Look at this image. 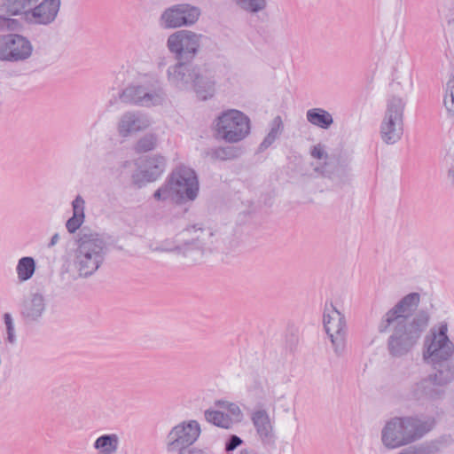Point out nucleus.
Listing matches in <instances>:
<instances>
[{
    "instance_id": "obj_1",
    "label": "nucleus",
    "mask_w": 454,
    "mask_h": 454,
    "mask_svg": "<svg viewBox=\"0 0 454 454\" xmlns=\"http://www.w3.org/2000/svg\"><path fill=\"white\" fill-rule=\"evenodd\" d=\"M419 301V294L411 293L388 309L380 320L378 332H390L386 342L390 357L402 358L410 354L427 330L430 320L429 313L420 309L411 314Z\"/></svg>"
},
{
    "instance_id": "obj_2",
    "label": "nucleus",
    "mask_w": 454,
    "mask_h": 454,
    "mask_svg": "<svg viewBox=\"0 0 454 454\" xmlns=\"http://www.w3.org/2000/svg\"><path fill=\"white\" fill-rule=\"evenodd\" d=\"M435 426L433 417H394L381 430V442L389 450L397 449L421 439Z\"/></svg>"
},
{
    "instance_id": "obj_3",
    "label": "nucleus",
    "mask_w": 454,
    "mask_h": 454,
    "mask_svg": "<svg viewBox=\"0 0 454 454\" xmlns=\"http://www.w3.org/2000/svg\"><path fill=\"white\" fill-rule=\"evenodd\" d=\"M108 252L106 240L98 233L82 231L74 250L72 263L65 268L69 272L73 267L77 273L74 278L91 277L102 266Z\"/></svg>"
},
{
    "instance_id": "obj_4",
    "label": "nucleus",
    "mask_w": 454,
    "mask_h": 454,
    "mask_svg": "<svg viewBox=\"0 0 454 454\" xmlns=\"http://www.w3.org/2000/svg\"><path fill=\"white\" fill-rule=\"evenodd\" d=\"M167 79L173 88L187 91L193 89L197 96L207 100L215 94V81L207 70L191 62L176 61L168 67Z\"/></svg>"
},
{
    "instance_id": "obj_5",
    "label": "nucleus",
    "mask_w": 454,
    "mask_h": 454,
    "mask_svg": "<svg viewBox=\"0 0 454 454\" xmlns=\"http://www.w3.org/2000/svg\"><path fill=\"white\" fill-rule=\"evenodd\" d=\"M199 180L196 172L188 167L178 166L168 176L165 183L155 191L157 200H171L176 204L193 201L199 194Z\"/></svg>"
},
{
    "instance_id": "obj_6",
    "label": "nucleus",
    "mask_w": 454,
    "mask_h": 454,
    "mask_svg": "<svg viewBox=\"0 0 454 454\" xmlns=\"http://www.w3.org/2000/svg\"><path fill=\"white\" fill-rule=\"evenodd\" d=\"M447 332V325H442L438 333H434V337L427 348V352L424 354L425 358L427 355L431 359L435 370V373L431 376L441 387L454 380V362L450 360L454 352V345L450 340Z\"/></svg>"
},
{
    "instance_id": "obj_7",
    "label": "nucleus",
    "mask_w": 454,
    "mask_h": 454,
    "mask_svg": "<svg viewBox=\"0 0 454 454\" xmlns=\"http://www.w3.org/2000/svg\"><path fill=\"white\" fill-rule=\"evenodd\" d=\"M213 129L216 138L230 144L239 143L250 133V119L239 110L229 109L215 119Z\"/></svg>"
},
{
    "instance_id": "obj_8",
    "label": "nucleus",
    "mask_w": 454,
    "mask_h": 454,
    "mask_svg": "<svg viewBox=\"0 0 454 454\" xmlns=\"http://www.w3.org/2000/svg\"><path fill=\"white\" fill-rule=\"evenodd\" d=\"M404 107L405 102L396 96H392L387 102L380 131L382 141L387 145H394L402 137Z\"/></svg>"
},
{
    "instance_id": "obj_9",
    "label": "nucleus",
    "mask_w": 454,
    "mask_h": 454,
    "mask_svg": "<svg viewBox=\"0 0 454 454\" xmlns=\"http://www.w3.org/2000/svg\"><path fill=\"white\" fill-rule=\"evenodd\" d=\"M200 434V427L196 420L183 421L171 428L165 437L168 453L189 452Z\"/></svg>"
},
{
    "instance_id": "obj_10",
    "label": "nucleus",
    "mask_w": 454,
    "mask_h": 454,
    "mask_svg": "<svg viewBox=\"0 0 454 454\" xmlns=\"http://www.w3.org/2000/svg\"><path fill=\"white\" fill-rule=\"evenodd\" d=\"M201 15L200 7L190 4H176L166 8L158 20L162 29H176L194 25Z\"/></svg>"
},
{
    "instance_id": "obj_11",
    "label": "nucleus",
    "mask_w": 454,
    "mask_h": 454,
    "mask_svg": "<svg viewBox=\"0 0 454 454\" xmlns=\"http://www.w3.org/2000/svg\"><path fill=\"white\" fill-rule=\"evenodd\" d=\"M202 35L190 30H178L167 39V48L176 61L192 62L196 57Z\"/></svg>"
},
{
    "instance_id": "obj_12",
    "label": "nucleus",
    "mask_w": 454,
    "mask_h": 454,
    "mask_svg": "<svg viewBox=\"0 0 454 454\" xmlns=\"http://www.w3.org/2000/svg\"><path fill=\"white\" fill-rule=\"evenodd\" d=\"M34 47L30 40L17 33L0 35V61L19 63L30 59Z\"/></svg>"
},
{
    "instance_id": "obj_13",
    "label": "nucleus",
    "mask_w": 454,
    "mask_h": 454,
    "mask_svg": "<svg viewBox=\"0 0 454 454\" xmlns=\"http://www.w3.org/2000/svg\"><path fill=\"white\" fill-rule=\"evenodd\" d=\"M162 88L153 89L147 84H129L122 90L120 98L126 104L150 107L160 106L166 100Z\"/></svg>"
},
{
    "instance_id": "obj_14",
    "label": "nucleus",
    "mask_w": 454,
    "mask_h": 454,
    "mask_svg": "<svg viewBox=\"0 0 454 454\" xmlns=\"http://www.w3.org/2000/svg\"><path fill=\"white\" fill-rule=\"evenodd\" d=\"M206 235L205 230L201 224H193L184 229L177 236L176 245L173 247H162L164 251H177L184 256H190L191 254L195 253L198 257L193 258L197 261L201 258L204 253V236Z\"/></svg>"
},
{
    "instance_id": "obj_15",
    "label": "nucleus",
    "mask_w": 454,
    "mask_h": 454,
    "mask_svg": "<svg viewBox=\"0 0 454 454\" xmlns=\"http://www.w3.org/2000/svg\"><path fill=\"white\" fill-rule=\"evenodd\" d=\"M61 0H43L30 8L25 21L30 25L49 26L58 16Z\"/></svg>"
},
{
    "instance_id": "obj_16",
    "label": "nucleus",
    "mask_w": 454,
    "mask_h": 454,
    "mask_svg": "<svg viewBox=\"0 0 454 454\" xmlns=\"http://www.w3.org/2000/svg\"><path fill=\"white\" fill-rule=\"evenodd\" d=\"M151 122L146 114L139 111H127L123 113L117 123V131L120 137H128L145 130Z\"/></svg>"
},
{
    "instance_id": "obj_17",
    "label": "nucleus",
    "mask_w": 454,
    "mask_h": 454,
    "mask_svg": "<svg viewBox=\"0 0 454 454\" xmlns=\"http://www.w3.org/2000/svg\"><path fill=\"white\" fill-rule=\"evenodd\" d=\"M349 170L346 160H341L336 157L327 159L323 165L317 166L314 168L315 172L332 179L339 184H344L348 180Z\"/></svg>"
},
{
    "instance_id": "obj_18",
    "label": "nucleus",
    "mask_w": 454,
    "mask_h": 454,
    "mask_svg": "<svg viewBox=\"0 0 454 454\" xmlns=\"http://www.w3.org/2000/svg\"><path fill=\"white\" fill-rule=\"evenodd\" d=\"M411 395L416 400H438L444 395V389L438 387L432 376L422 379L411 387Z\"/></svg>"
},
{
    "instance_id": "obj_19",
    "label": "nucleus",
    "mask_w": 454,
    "mask_h": 454,
    "mask_svg": "<svg viewBox=\"0 0 454 454\" xmlns=\"http://www.w3.org/2000/svg\"><path fill=\"white\" fill-rule=\"evenodd\" d=\"M252 422L256 433L263 443H271L274 441L273 427L269 414L265 410H259L252 414Z\"/></svg>"
},
{
    "instance_id": "obj_20",
    "label": "nucleus",
    "mask_w": 454,
    "mask_h": 454,
    "mask_svg": "<svg viewBox=\"0 0 454 454\" xmlns=\"http://www.w3.org/2000/svg\"><path fill=\"white\" fill-rule=\"evenodd\" d=\"M45 310V302L43 296L39 294H34L25 301L21 309V315L27 323L37 321Z\"/></svg>"
},
{
    "instance_id": "obj_21",
    "label": "nucleus",
    "mask_w": 454,
    "mask_h": 454,
    "mask_svg": "<svg viewBox=\"0 0 454 454\" xmlns=\"http://www.w3.org/2000/svg\"><path fill=\"white\" fill-rule=\"evenodd\" d=\"M323 323L326 333L347 329L345 316L333 303H330L329 306L325 305Z\"/></svg>"
},
{
    "instance_id": "obj_22",
    "label": "nucleus",
    "mask_w": 454,
    "mask_h": 454,
    "mask_svg": "<svg viewBox=\"0 0 454 454\" xmlns=\"http://www.w3.org/2000/svg\"><path fill=\"white\" fill-rule=\"evenodd\" d=\"M38 2L39 0H1L0 12L7 16H20L25 20L30 8Z\"/></svg>"
},
{
    "instance_id": "obj_23",
    "label": "nucleus",
    "mask_w": 454,
    "mask_h": 454,
    "mask_svg": "<svg viewBox=\"0 0 454 454\" xmlns=\"http://www.w3.org/2000/svg\"><path fill=\"white\" fill-rule=\"evenodd\" d=\"M165 167L166 160L164 157L160 155L148 157L141 169L142 176L147 182H153L163 173Z\"/></svg>"
},
{
    "instance_id": "obj_24",
    "label": "nucleus",
    "mask_w": 454,
    "mask_h": 454,
    "mask_svg": "<svg viewBox=\"0 0 454 454\" xmlns=\"http://www.w3.org/2000/svg\"><path fill=\"white\" fill-rule=\"evenodd\" d=\"M73 215L66 223L69 233H74L83 223L85 215V201L81 195H77L72 202Z\"/></svg>"
},
{
    "instance_id": "obj_25",
    "label": "nucleus",
    "mask_w": 454,
    "mask_h": 454,
    "mask_svg": "<svg viewBox=\"0 0 454 454\" xmlns=\"http://www.w3.org/2000/svg\"><path fill=\"white\" fill-rule=\"evenodd\" d=\"M306 117L309 123L323 129H329L333 123L332 114L323 108H311L308 110Z\"/></svg>"
},
{
    "instance_id": "obj_26",
    "label": "nucleus",
    "mask_w": 454,
    "mask_h": 454,
    "mask_svg": "<svg viewBox=\"0 0 454 454\" xmlns=\"http://www.w3.org/2000/svg\"><path fill=\"white\" fill-rule=\"evenodd\" d=\"M241 149L236 146L227 145L212 148L207 151V155L212 160H231L241 155Z\"/></svg>"
},
{
    "instance_id": "obj_27",
    "label": "nucleus",
    "mask_w": 454,
    "mask_h": 454,
    "mask_svg": "<svg viewBox=\"0 0 454 454\" xmlns=\"http://www.w3.org/2000/svg\"><path fill=\"white\" fill-rule=\"evenodd\" d=\"M119 442V436L116 434H103L97 438L93 447L100 450L102 453L112 454L117 450Z\"/></svg>"
},
{
    "instance_id": "obj_28",
    "label": "nucleus",
    "mask_w": 454,
    "mask_h": 454,
    "mask_svg": "<svg viewBox=\"0 0 454 454\" xmlns=\"http://www.w3.org/2000/svg\"><path fill=\"white\" fill-rule=\"evenodd\" d=\"M35 261L31 256H24L18 261L16 271L20 281L30 279L35 271Z\"/></svg>"
},
{
    "instance_id": "obj_29",
    "label": "nucleus",
    "mask_w": 454,
    "mask_h": 454,
    "mask_svg": "<svg viewBox=\"0 0 454 454\" xmlns=\"http://www.w3.org/2000/svg\"><path fill=\"white\" fill-rule=\"evenodd\" d=\"M283 131V122L280 116H276L271 123L270 129L262 142L259 145V152H263L268 149L277 139V137Z\"/></svg>"
},
{
    "instance_id": "obj_30",
    "label": "nucleus",
    "mask_w": 454,
    "mask_h": 454,
    "mask_svg": "<svg viewBox=\"0 0 454 454\" xmlns=\"http://www.w3.org/2000/svg\"><path fill=\"white\" fill-rule=\"evenodd\" d=\"M205 419L207 422L219 427L229 428L231 425V419L229 415L219 411L207 410Z\"/></svg>"
},
{
    "instance_id": "obj_31",
    "label": "nucleus",
    "mask_w": 454,
    "mask_h": 454,
    "mask_svg": "<svg viewBox=\"0 0 454 454\" xmlns=\"http://www.w3.org/2000/svg\"><path fill=\"white\" fill-rule=\"evenodd\" d=\"M327 335L330 338L334 353L338 356H342L346 349L347 329L334 333H327Z\"/></svg>"
},
{
    "instance_id": "obj_32",
    "label": "nucleus",
    "mask_w": 454,
    "mask_h": 454,
    "mask_svg": "<svg viewBox=\"0 0 454 454\" xmlns=\"http://www.w3.org/2000/svg\"><path fill=\"white\" fill-rule=\"evenodd\" d=\"M443 106L449 115H454V76H451L445 86Z\"/></svg>"
},
{
    "instance_id": "obj_33",
    "label": "nucleus",
    "mask_w": 454,
    "mask_h": 454,
    "mask_svg": "<svg viewBox=\"0 0 454 454\" xmlns=\"http://www.w3.org/2000/svg\"><path fill=\"white\" fill-rule=\"evenodd\" d=\"M12 17L0 12V32L20 31L22 28V23Z\"/></svg>"
},
{
    "instance_id": "obj_34",
    "label": "nucleus",
    "mask_w": 454,
    "mask_h": 454,
    "mask_svg": "<svg viewBox=\"0 0 454 454\" xmlns=\"http://www.w3.org/2000/svg\"><path fill=\"white\" fill-rule=\"evenodd\" d=\"M157 144V137L154 134H145L136 144L135 150L137 153H146L155 148Z\"/></svg>"
},
{
    "instance_id": "obj_35",
    "label": "nucleus",
    "mask_w": 454,
    "mask_h": 454,
    "mask_svg": "<svg viewBox=\"0 0 454 454\" xmlns=\"http://www.w3.org/2000/svg\"><path fill=\"white\" fill-rule=\"evenodd\" d=\"M237 3L250 12H258L266 7V0H237Z\"/></svg>"
},
{
    "instance_id": "obj_36",
    "label": "nucleus",
    "mask_w": 454,
    "mask_h": 454,
    "mask_svg": "<svg viewBox=\"0 0 454 454\" xmlns=\"http://www.w3.org/2000/svg\"><path fill=\"white\" fill-rule=\"evenodd\" d=\"M242 443H243V440L239 436H238L236 434H231L226 440L224 450L228 453L231 452L235 449H237L239 446H240Z\"/></svg>"
},
{
    "instance_id": "obj_37",
    "label": "nucleus",
    "mask_w": 454,
    "mask_h": 454,
    "mask_svg": "<svg viewBox=\"0 0 454 454\" xmlns=\"http://www.w3.org/2000/svg\"><path fill=\"white\" fill-rule=\"evenodd\" d=\"M310 155L315 159H318V160L324 159L325 161L327 160V159L331 158L326 153V152L325 150V145H323L322 144H317V145H314L310 150Z\"/></svg>"
},
{
    "instance_id": "obj_38",
    "label": "nucleus",
    "mask_w": 454,
    "mask_h": 454,
    "mask_svg": "<svg viewBox=\"0 0 454 454\" xmlns=\"http://www.w3.org/2000/svg\"><path fill=\"white\" fill-rule=\"evenodd\" d=\"M426 447L423 445L419 446H410L406 449H403L399 454H425L426 453Z\"/></svg>"
},
{
    "instance_id": "obj_39",
    "label": "nucleus",
    "mask_w": 454,
    "mask_h": 454,
    "mask_svg": "<svg viewBox=\"0 0 454 454\" xmlns=\"http://www.w3.org/2000/svg\"><path fill=\"white\" fill-rule=\"evenodd\" d=\"M4 324L6 325V330L7 329H11V328H14L12 317V316L9 313H5L4 315Z\"/></svg>"
},
{
    "instance_id": "obj_40",
    "label": "nucleus",
    "mask_w": 454,
    "mask_h": 454,
    "mask_svg": "<svg viewBox=\"0 0 454 454\" xmlns=\"http://www.w3.org/2000/svg\"><path fill=\"white\" fill-rule=\"evenodd\" d=\"M228 411L232 414V415H235V416H238L240 414V409L239 407L235 404V403H230L228 405Z\"/></svg>"
},
{
    "instance_id": "obj_41",
    "label": "nucleus",
    "mask_w": 454,
    "mask_h": 454,
    "mask_svg": "<svg viewBox=\"0 0 454 454\" xmlns=\"http://www.w3.org/2000/svg\"><path fill=\"white\" fill-rule=\"evenodd\" d=\"M7 340L13 344L16 341L14 328L7 329Z\"/></svg>"
},
{
    "instance_id": "obj_42",
    "label": "nucleus",
    "mask_w": 454,
    "mask_h": 454,
    "mask_svg": "<svg viewBox=\"0 0 454 454\" xmlns=\"http://www.w3.org/2000/svg\"><path fill=\"white\" fill-rule=\"evenodd\" d=\"M59 233H55L51 237V240H50V242L48 244V247H51L55 246L59 242Z\"/></svg>"
},
{
    "instance_id": "obj_43",
    "label": "nucleus",
    "mask_w": 454,
    "mask_h": 454,
    "mask_svg": "<svg viewBox=\"0 0 454 454\" xmlns=\"http://www.w3.org/2000/svg\"><path fill=\"white\" fill-rule=\"evenodd\" d=\"M448 178L450 183L454 185V164L450 168L448 171Z\"/></svg>"
},
{
    "instance_id": "obj_44",
    "label": "nucleus",
    "mask_w": 454,
    "mask_h": 454,
    "mask_svg": "<svg viewBox=\"0 0 454 454\" xmlns=\"http://www.w3.org/2000/svg\"><path fill=\"white\" fill-rule=\"evenodd\" d=\"M240 454H256L253 450H242Z\"/></svg>"
}]
</instances>
